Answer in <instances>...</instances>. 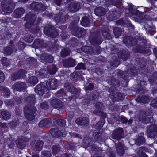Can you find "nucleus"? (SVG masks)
I'll return each instance as SVG.
<instances>
[{"mask_svg":"<svg viewBox=\"0 0 157 157\" xmlns=\"http://www.w3.org/2000/svg\"><path fill=\"white\" fill-rule=\"evenodd\" d=\"M57 70L58 68L55 65H53L52 68L51 69H49L48 71L50 75H53L56 73Z\"/></svg>","mask_w":157,"mask_h":157,"instance_id":"nucleus-63","label":"nucleus"},{"mask_svg":"<svg viewBox=\"0 0 157 157\" xmlns=\"http://www.w3.org/2000/svg\"><path fill=\"white\" fill-rule=\"evenodd\" d=\"M35 92L40 96L43 95L44 94H47L49 93V90L45 86V83L44 82H41L38 84L34 89Z\"/></svg>","mask_w":157,"mask_h":157,"instance_id":"nucleus-5","label":"nucleus"},{"mask_svg":"<svg viewBox=\"0 0 157 157\" xmlns=\"http://www.w3.org/2000/svg\"><path fill=\"white\" fill-rule=\"evenodd\" d=\"M146 140L143 133H141L139 134L137 138L135 140L136 144L139 146L145 145L146 143Z\"/></svg>","mask_w":157,"mask_h":157,"instance_id":"nucleus-24","label":"nucleus"},{"mask_svg":"<svg viewBox=\"0 0 157 157\" xmlns=\"http://www.w3.org/2000/svg\"><path fill=\"white\" fill-rule=\"evenodd\" d=\"M37 111L36 108L34 106H25L24 108V114L25 117L29 121L34 119L35 116L34 114Z\"/></svg>","mask_w":157,"mask_h":157,"instance_id":"nucleus-2","label":"nucleus"},{"mask_svg":"<svg viewBox=\"0 0 157 157\" xmlns=\"http://www.w3.org/2000/svg\"><path fill=\"white\" fill-rule=\"evenodd\" d=\"M101 33L105 40H110L112 39V36L108 29L103 28L101 30Z\"/></svg>","mask_w":157,"mask_h":157,"instance_id":"nucleus-36","label":"nucleus"},{"mask_svg":"<svg viewBox=\"0 0 157 157\" xmlns=\"http://www.w3.org/2000/svg\"><path fill=\"white\" fill-rule=\"evenodd\" d=\"M146 133L148 137L155 138L157 135V125L154 124L151 125L147 129Z\"/></svg>","mask_w":157,"mask_h":157,"instance_id":"nucleus-9","label":"nucleus"},{"mask_svg":"<svg viewBox=\"0 0 157 157\" xmlns=\"http://www.w3.org/2000/svg\"><path fill=\"white\" fill-rule=\"evenodd\" d=\"M135 100L138 103L144 104L146 103L148 101V96L145 95H142L141 96H138L135 98Z\"/></svg>","mask_w":157,"mask_h":157,"instance_id":"nucleus-32","label":"nucleus"},{"mask_svg":"<svg viewBox=\"0 0 157 157\" xmlns=\"http://www.w3.org/2000/svg\"><path fill=\"white\" fill-rule=\"evenodd\" d=\"M129 5L128 10L129 13L132 15L138 16L140 13V12L137 10V8L133 5L132 3H128Z\"/></svg>","mask_w":157,"mask_h":157,"instance_id":"nucleus-25","label":"nucleus"},{"mask_svg":"<svg viewBox=\"0 0 157 157\" xmlns=\"http://www.w3.org/2000/svg\"><path fill=\"white\" fill-rule=\"evenodd\" d=\"M54 19L55 21L58 23H62L63 21L62 14L60 13L56 14L54 16Z\"/></svg>","mask_w":157,"mask_h":157,"instance_id":"nucleus-48","label":"nucleus"},{"mask_svg":"<svg viewBox=\"0 0 157 157\" xmlns=\"http://www.w3.org/2000/svg\"><path fill=\"white\" fill-rule=\"evenodd\" d=\"M105 123V122L100 120L96 123L94 126L95 128L97 129V130L93 132V136L96 140L101 141V135L102 132L100 131V129L103 127Z\"/></svg>","mask_w":157,"mask_h":157,"instance_id":"nucleus-4","label":"nucleus"},{"mask_svg":"<svg viewBox=\"0 0 157 157\" xmlns=\"http://www.w3.org/2000/svg\"><path fill=\"white\" fill-rule=\"evenodd\" d=\"M68 7L71 12H75L78 11L80 8V5L78 2H71Z\"/></svg>","mask_w":157,"mask_h":157,"instance_id":"nucleus-27","label":"nucleus"},{"mask_svg":"<svg viewBox=\"0 0 157 157\" xmlns=\"http://www.w3.org/2000/svg\"><path fill=\"white\" fill-rule=\"evenodd\" d=\"M36 20V17L34 14H27L24 18L25 21H27L25 25V27L29 29L32 26L34 25Z\"/></svg>","mask_w":157,"mask_h":157,"instance_id":"nucleus-6","label":"nucleus"},{"mask_svg":"<svg viewBox=\"0 0 157 157\" xmlns=\"http://www.w3.org/2000/svg\"><path fill=\"white\" fill-rule=\"evenodd\" d=\"M25 13L24 9L22 7L16 9L14 12V17L16 18L21 17Z\"/></svg>","mask_w":157,"mask_h":157,"instance_id":"nucleus-34","label":"nucleus"},{"mask_svg":"<svg viewBox=\"0 0 157 157\" xmlns=\"http://www.w3.org/2000/svg\"><path fill=\"white\" fill-rule=\"evenodd\" d=\"M75 122L79 125L85 126L88 124L89 121L88 118L86 117H82L77 118Z\"/></svg>","mask_w":157,"mask_h":157,"instance_id":"nucleus-21","label":"nucleus"},{"mask_svg":"<svg viewBox=\"0 0 157 157\" xmlns=\"http://www.w3.org/2000/svg\"><path fill=\"white\" fill-rule=\"evenodd\" d=\"M16 143L18 148L20 149H23L26 146L25 142L24 140L20 138L16 140Z\"/></svg>","mask_w":157,"mask_h":157,"instance_id":"nucleus-37","label":"nucleus"},{"mask_svg":"<svg viewBox=\"0 0 157 157\" xmlns=\"http://www.w3.org/2000/svg\"><path fill=\"white\" fill-rule=\"evenodd\" d=\"M20 79L17 72L12 73L11 75L10 79L13 81H15Z\"/></svg>","mask_w":157,"mask_h":157,"instance_id":"nucleus-64","label":"nucleus"},{"mask_svg":"<svg viewBox=\"0 0 157 157\" xmlns=\"http://www.w3.org/2000/svg\"><path fill=\"white\" fill-rule=\"evenodd\" d=\"M31 9L36 12H42L44 11L46 7L42 3L37 2L32 3L30 5Z\"/></svg>","mask_w":157,"mask_h":157,"instance_id":"nucleus-10","label":"nucleus"},{"mask_svg":"<svg viewBox=\"0 0 157 157\" xmlns=\"http://www.w3.org/2000/svg\"><path fill=\"white\" fill-rule=\"evenodd\" d=\"M148 115L144 111H141L139 114L138 115V118L139 121L143 123L147 124L150 122L149 118L147 117Z\"/></svg>","mask_w":157,"mask_h":157,"instance_id":"nucleus-13","label":"nucleus"},{"mask_svg":"<svg viewBox=\"0 0 157 157\" xmlns=\"http://www.w3.org/2000/svg\"><path fill=\"white\" fill-rule=\"evenodd\" d=\"M120 61L117 58H115L113 61L110 63L111 66L114 68L117 67L119 64Z\"/></svg>","mask_w":157,"mask_h":157,"instance_id":"nucleus-56","label":"nucleus"},{"mask_svg":"<svg viewBox=\"0 0 157 157\" xmlns=\"http://www.w3.org/2000/svg\"><path fill=\"white\" fill-rule=\"evenodd\" d=\"M113 32L116 38H118L122 34V29L120 27H115L113 29Z\"/></svg>","mask_w":157,"mask_h":157,"instance_id":"nucleus-41","label":"nucleus"},{"mask_svg":"<svg viewBox=\"0 0 157 157\" xmlns=\"http://www.w3.org/2000/svg\"><path fill=\"white\" fill-rule=\"evenodd\" d=\"M42 59L46 63H52L54 60V57L51 54L44 53L42 56Z\"/></svg>","mask_w":157,"mask_h":157,"instance_id":"nucleus-33","label":"nucleus"},{"mask_svg":"<svg viewBox=\"0 0 157 157\" xmlns=\"http://www.w3.org/2000/svg\"><path fill=\"white\" fill-rule=\"evenodd\" d=\"M52 119L51 118H44L39 122L38 125L40 128L47 127L52 123Z\"/></svg>","mask_w":157,"mask_h":157,"instance_id":"nucleus-29","label":"nucleus"},{"mask_svg":"<svg viewBox=\"0 0 157 157\" xmlns=\"http://www.w3.org/2000/svg\"><path fill=\"white\" fill-rule=\"evenodd\" d=\"M68 28L71 33L78 38L83 37L85 35L86 30L83 28H79L76 23L74 22L71 23Z\"/></svg>","mask_w":157,"mask_h":157,"instance_id":"nucleus-1","label":"nucleus"},{"mask_svg":"<svg viewBox=\"0 0 157 157\" xmlns=\"http://www.w3.org/2000/svg\"><path fill=\"white\" fill-rule=\"evenodd\" d=\"M50 132L53 138H60L63 136V132L58 128H51L50 130Z\"/></svg>","mask_w":157,"mask_h":157,"instance_id":"nucleus-16","label":"nucleus"},{"mask_svg":"<svg viewBox=\"0 0 157 157\" xmlns=\"http://www.w3.org/2000/svg\"><path fill=\"white\" fill-rule=\"evenodd\" d=\"M51 156V154L50 151L43 150L41 152V157H50Z\"/></svg>","mask_w":157,"mask_h":157,"instance_id":"nucleus-61","label":"nucleus"},{"mask_svg":"<svg viewBox=\"0 0 157 157\" xmlns=\"http://www.w3.org/2000/svg\"><path fill=\"white\" fill-rule=\"evenodd\" d=\"M46 71L44 69H40L38 72L36 73V75L37 76L40 78H43L45 77Z\"/></svg>","mask_w":157,"mask_h":157,"instance_id":"nucleus-52","label":"nucleus"},{"mask_svg":"<svg viewBox=\"0 0 157 157\" xmlns=\"http://www.w3.org/2000/svg\"><path fill=\"white\" fill-rule=\"evenodd\" d=\"M48 43V45H47V47L48 46L47 48L48 51L52 53L58 52V45L56 44L55 41L52 40L49 41Z\"/></svg>","mask_w":157,"mask_h":157,"instance_id":"nucleus-18","label":"nucleus"},{"mask_svg":"<svg viewBox=\"0 0 157 157\" xmlns=\"http://www.w3.org/2000/svg\"><path fill=\"white\" fill-rule=\"evenodd\" d=\"M80 23L82 26L84 27L90 26V24L89 18L86 16L82 17L80 21Z\"/></svg>","mask_w":157,"mask_h":157,"instance_id":"nucleus-39","label":"nucleus"},{"mask_svg":"<svg viewBox=\"0 0 157 157\" xmlns=\"http://www.w3.org/2000/svg\"><path fill=\"white\" fill-rule=\"evenodd\" d=\"M25 101L28 106L34 105L36 102L35 96L31 95L27 96L25 99Z\"/></svg>","mask_w":157,"mask_h":157,"instance_id":"nucleus-28","label":"nucleus"},{"mask_svg":"<svg viewBox=\"0 0 157 157\" xmlns=\"http://www.w3.org/2000/svg\"><path fill=\"white\" fill-rule=\"evenodd\" d=\"M44 142L42 140H38L35 144V148L36 151H40L43 147Z\"/></svg>","mask_w":157,"mask_h":157,"instance_id":"nucleus-38","label":"nucleus"},{"mask_svg":"<svg viewBox=\"0 0 157 157\" xmlns=\"http://www.w3.org/2000/svg\"><path fill=\"white\" fill-rule=\"evenodd\" d=\"M94 13L96 16L100 17L104 15L106 13V11L103 7H99L94 9Z\"/></svg>","mask_w":157,"mask_h":157,"instance_id":"nucleus-31","label":"nucleus"},{"mask_svg":"<svg viewBox=\"0 0 157 157\" xmlns=\"http://www.w3.org/2000/svg\"><path fill=\"white\" fill-rule=\"evenodd\" d=\"M13 51L12 48L9 46L5 47L3 49L4 53L7 55H11L13 53Z\"/></svg>","mask_w":157,"mask_h":157,"instance_id":"nucleus-51","label":"nucleus"},{"mask_svg":"<svg viewBox=\"0 0 157 157\" xmlns=\"http://www.w3.org/2000/svg\"><path fill=\"white\" fill-rule=\"evenodd\" d=\"M108 82L110 85L114 86V88L118 87L120 85V82L113 76L109 78Z\"/></svg>","mask_w":157,"mask_h":157,"instance_id":"nucleus-30","label":"nucleus"},{"mask_svg":"<svg viewBox=\"0 0 157 157\" xmlns=\"http://www.w3.org/2000/svg\"><path fill=\"white\" fill-rule=\"evenodd\" d=\"M111 137L112 139L119 141L124 138V130L121 127L116 128L112 133Z\"/></svg>","mask_w":157,"mask_h":157,"instance_id":"nucleus-8","label":"nucleus"},{"mask_svg":"<svg viewBox=\"0 0 157 157\" xmlns=\"http://www.w3.org/2000/svg\"><path fill=\"white\" fill-rule=\"evenodd\" d=\"M150 149L141 146L138 150L137 154L138 157H148L145 152H148Z\"/></svg>","mask_w":157,"mask_h":157,"instance_id":"nucleus-17","label":"nucleus"},{"mask_svg":"<svg viewBox=\"0 0 157 157\" xmlns=\"http://www.w3.org/2000/svg\"><path fill=\"white\" fill-rule=\"evenodd\" d=\"M78 40L75 37L71 38L69 41V44L70 47H75L78 45Z\"/></svg>","mask_w":157,"mask_h":157,"instance_id":"nucleus-49","label":"nucleus"},{"mask_svg":"<svg viewBox=\"0 0 157 157\" xmlns=\"http://www.w3.org/2000/svg\"><path fill=\"white\" fill-rule=\"evenodd\" d=\"M56 121V124L59 126L63 127L65 126L66 121L64 119H57Z\"/></svg>","mask_w":157,"mask_h":157,"instance_id":"nucleus-54","label":"nucleus"},{"mask_svg":"<svg viewBox=\"0 0 157 157\" xmlns=\"http://www.w3.org/2000/svg\"><path fill=\"white\" fill-rule=\"evenodd\" d=\"M132 38V37L131 36H125L124 37L123 39V43L125 44L128 47V46L129 44L131 39Z\"/></svg>","mask_w":157,"mask_h":157,"instance_id":"nucleus-55","label":"nucleus"},{"mask_svg":"<svg viewBox=\"0 0 157 157\" xmlns=\"http://www.w3.org/2000/svg\"><path fill=\"white\" fill-rule=\"evenodd\" d=\"M60 146L59 144L54 145L52 147V152L54 155H56L59 153L60 150Z\"/></svg>","mask_w":157,"mask_h":157,"instance_id":"nucleus-50","label":"nucleus"},{"mask_svg":"<svg viewBox=\"0 0 157 157\" xmlns=\"http://www.w3.org/2000/svg\"><path fill=\"white\" fill-rule=\"evenodd\" d=\"M17 73L19 76L20 78L24 77L26 73V71L24 69H19L17 72Z\"/></svg>","mask_w":157,"mask_h":157,"instance_id":"nucleus-59","label":"nucleus"},{"mask_svg":"<svg viewBox=\"0 0 157 157\" xmlns=\"http://www.w3.org/2000/svg\"><path fill=\"white\" fill-rule=\"evenodd\" d=\"M40 107L42 110H47L48 109L49 105L47 102L44 101L40 103Z\"/></svg>","mask_w":157,"mask_h":157,"instance_id":"nucleus-58","label":"nucleus"},{"mask_svg":"<svg viewBox=\"0 0 157 157\" xmlns=\"http://www.w3.org/2000/svg\"><path fill=\"white\" fill-rule=\"evenodd\" d=\"M82 77L79 73L74 72L71 73L70 75V78L71 80L74 82H77L78 79H79Z\"/></svg>","mask_w":157,"mask_h":157,"instance_id":"nucleus-35","label":"nucleus"},{"mask_svg":"<svg viewBox=\"0 0 157 157\" xmlns=\"http://www.w3.org/2000/svg\"><path fill=\"white\" fill-rule=\"evenodd\" d=\"M33 47L35 48H44L47 47V44L44 43V41L39 39H36L32 44Z\"/></svg>","mask_w":157,"mask_h":157,"instance_id":"nucleus-14","label":"nucleus"},{"mask_svg":"<svg viewBox=\"0 0 157 157\" xmlns=\"http://www.w3.org/2000/svg\"><path fill=\"white\" fill-rule=\"evenodd\" d=\"M1 113L3 119L7 120L10 119L11 114L8 111L3 110L1 111Z\"/></svg>","mask_w":157,"mask_h":157,"instance_id":"nucleus-40","label":"nucleus"},{"mask_svg":"<svg viewBox=\"0 0 157 157\" xmlns=\"http://www.w3.org/2000/svg\"><path fill=\"white\" fill-rule=\"evenodd\" d=\"M60 36L62 41H65L66 39L69 37L67 31H62L60 34Z\"/></svg>","mask_w":157,"mask_h":157,"instance_id":"nucleus-60","label":"nucleus"},{"mask_svg":"<svg viewBox=\"0 0 157 157\" xmlns=\"http://www.w3.org/2000/svg\"><path fill=\"white\" fill-rule=\"evenodd\" d=\"M125 18L126 19V20L125 21H124L122 18L116 21V24L118 25H121L123 26H127L128 27H132V25L130 22L128 18Z\"/></svg>","mask_w":157,"mask_h":157,"instance_id":"nucleus-22","label":"nucleus"},{"mask_svg":"<svg viewBox=\"0 0 157 157\" xmlns=\"http://www.w3.org/2000/svg\"><path fill=\"white\" fill-rule=\"evenodd\" d=\"M112 17L114 19L118 18L121 15V12L119 9H114L112 11Z\"/></svg>","mask_w":157,"mask_h":157,"instance_id":"nucleus-45","label":"nucleus"},{"mask_svg":"<svg viewBox=\"0 0 157 157\" xmlns=\"http://www.w3.org/2000/svg\"><path fill=\"white\" fill-rule=\"evenodd\" d=\"M89 41L91 44L99 46L103 41L101 36L97 33H92L89 37Z\"/></svg>","mask_w":157,"mask_h":157,"instance_id":"nucleus-3","label":"nucleus"},{"mask_svg":"<svg viewBox=\"0 0 157 157\" xmlns=\"http://www.w3.org/2000/svg\"><path fill=\"white\" fill-rule=\"evenodd\" d=\"M33 39V36L28 34H26L23 38V40L28 43L32 42Z\"/></svg>","mask_w":157,"mask_h":157,"instance_id":"nucleus-47","label":"nucleus"},{"mask_svg":"<svg viewBox=\"0 0 157 157\" xmlns=\"http://www.w3.org/2000/svg\"><path fill=\"white\" fill-rule=\"evenodd\" d=\"M0 90H2V92L4 93V95L6 98H8L10 96V91L7 87L0 86Z\"/></svg>","mask_w":157,"mask_h":157,"instance_id":"nucleus-44","label":"nucleus"},{"mask_svg":"<svg viewBox=\"0 0 157 157\" xmlns=\"http://www.w3.org/2000/svg\"><path fill=\"white\" fill-rule=\"evenodd\" d=\"M75 69L76 70H80L81 69L85 70L86 69L85 64L81 62L79 63L75 67Z\"/></svg>","mask_w":157,"mask_h":157,"instance_id":"nucleus-62","label":"nucleus"},{"mask_svg":"<svg viewBox=\"0 0 157 157\" xmlns=\"http://www.w3.org/2000/svg\"><path fill=\"white\" fill-rule=\"evenodd\" d=\"M26 87L25 83L21 81H18L16 82L12 86L13 89L19 92H24L26 88Z\"/></svg>","mask_w":157,"mask_h":157,"instance_id":"nucleus-12","label":"nucleus"},{"mask_svg":"<svg viewBox=\"0 0 157 157\" xmlns=\"http://www.w3.org/2000/svg\"><path fill=\"white\" fill-rule=\"evenodd\" d=\"M64 86L68 91L74 93L77 91V89L75 87L72 83L69 82H67L64 84Z\"/></svg>","mask_w":157,"mask_h":157,"instance_id":"nucleus-23","label":"nucleus"},{"mask_svg":"<svg viewBox=\"0 0 157 157\" xmlns=\"http://www.w3.org/2000/svg\"><path fill=\"white\" fill-rule=\"evenodd\" d=\"M57 80L54 78H49L46 82V85L48 90L55 89L57 86Z\"/></svg>","mask_w":157,"mask_h":157,"instance_id":"nucleus-11","label":"nucleus"},{"mask_svg":"<svg viewBox=\"0 0 157 157\" xmlns=\"http://www.w3.org/2000/svg\"><path fill=\"white\" fill-rule=\"evenodd\" d=\"M5 1H2L1 3L2 9L3 11L7 12L8 13L12 12L13 10V9L12 7V3H8V6L5 2Z\"/></svg>","mask_w":157,"mask_h":157,"instance_id":"nucleus-20","label":"nucleus"},{"mask_svg":"<svg viewBox=\"0 0 157 157\" xmlns=\"http://www.w3.org/2000/svg\"><path fill=\"white\" fill-rule=\"evenodd\" d=\"M44 32L46 35L52 38H55L58 35V32L56 31L53 26L49 25L45 27Z\"/></svg>","mask_w":157,"mask_h":157,"instance_id":"nucleus-7","label":"nucleus"},{"mask_svg":"<svg viewBox=\"0 0 157 157\" xmlns=\"http://www.w3.org/2000/svg\"><path fill=\"white\" fill-rule=\"evenodd\" d=\"M28 82L29 83L34 85L38 82V79L36 77L32 76L29 78Z\"/></svg>","mask_w":157,"mask_h":157,"instance_id":"nucleus-53","label":"nucleus"},{"mask_svg":"<svg viewBox=\"0 0 157 157\" xmlns=\"http://www.w3.org/2000/svg\"><path fill=\"white\" fill-rule=\"evenodd\" d=\"M144 46L137 44L133 48V51L135 53H148L149 50L147 49Z\"/></svg>","mask_w":157,"mask_h":157,"instance_id":"nucleus-19","label":"nucleus"},{"mask_svg":"<svg viewBox=\"0 0 157 157\" xmlns=\"http://www.w3.org/2000/svg\"><path fill=\"white\" fill-rule=\"evenodd\" d=\"M51 105L53 107L57 109H60L63 106V103L62 101L57 99H53L51 100L50 102Z\"/></svg>","mask_w":157,"mask_h":157,"instance_id":"nucleus-26","label":"nucleus"},{"mask_svg":"<svg viewBox=\"0 0 157 157\" xmlns=\"http://www.w3.org/2000/svg\"><path fill=\"white\" fill-rule=\"evenodd\" d=\"M75 60L69 57L66 60V63L67 67H72L76 65Z\"/></svg>","mask_w":157,"mask_h":157,"instance_id":"nucleus-42","label":"nucleus"},{"mask_svg":"<svg viewBox=\"0 0 157 157\" xmlns=\"http://www.w3.org/2000/svg\"><path fill=\"white\" fill-rule=\"evenodd\" d=\"M70 51L67 48H63L60 52V56L62 57H65L70 54Z\"/></svg>","mask_w":157,"mask_h":157,"instance_id":"nucleus-57","label":"nucleus"},{"mask_svg":"<svg viewBox=\"0 0 157 157\" xmlns=\"http://www.w3.org/2000/svg\"><path fill=\"white\" fill-rule=\"evenodd\" d=\"M130 56V53L128 49L121 50L118 54V58L120 59H122L124 61H126L128 59Z\"/></svg>","mask_w":157,"mask_h":157,"instance_id":"nucleus-15","label":"nucleus"},{"mask_svg":"<svg viewBox=\"0 0 157 157\" xmlns=\"http://www.w3.org/2000/svg\"><path fill=\"white\" fill-rule=\"evenodd\" d=\"M37 61V59L35 58L32 57L28 58L26 60V63L32 67L35 65Z\"/></svg>","mask_w":157,"mask_h":157,"instance_id":"nucleus-43","label":"nucleus"},{"mask_svg":"<svg viewBox=\"0 0 157 157\" xmlns=\"http://www.w3.org/2000/svg\"><path fill=\"white\" fill-rule=\"evenodd\" d=\"M1 62L3 67L4 68H6L9 66L10 63V61L6 57H2Z\"/></svg>","mask_w":157,"mask_h":157,"instance_id":"nucleus-46","label":"nucleus"}]
</instances>
